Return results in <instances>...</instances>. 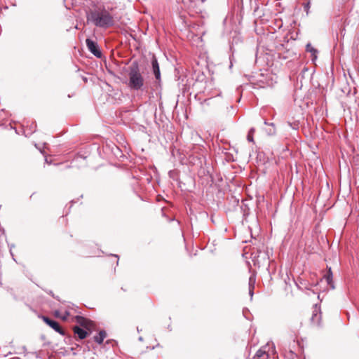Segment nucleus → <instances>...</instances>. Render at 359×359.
<instances>
[{
  "label": "nucleus",
  "instance_id": "1",
  "mask_svg": "<svg viewBox=\"0 0 359 359\" xmlns=\"http://www.w3.org/2000/svg\"><path fill=\"white\" fill-rule=\"evenodd\" d=\"M74 321L76 324L72 326V330L79 339H86L95 330V323L83 316H76Z\"/></svg>",
  "mask_w": 359,
  "mask_h": 359
},
{
  "label": "nucleus",
  "instance_id": "2",
  "mask_svg": "<svg viewBox=\"0 0 359 359\" xmlns=\"http://www.w3.org/2000/svg\"><path fill=\"white\" fill-rule=\"evenodd\" d=\"M90 20L95 26L100 27H109L112 26L114 22L113 16L104 8L92 11Z\"/></svg>",
  "mask_w": 359,
  "mask_h": 359
},
{
  "label": "nucleus",
  "instance_id": "3",
  "mask_svg": "<svg viewBox=\"0 0 359 359\" xmlns=\"http://www.w3.org/2000/svg\"><path fill=\"white\" fill-rule=\"evenodd\" d=\"M144 84V79L141 75L137 64L133 63L130 67L128 86L134 90L140 89Z\"/></svg>",
  "mask_w": 359,
  "mask_h": 359
},
{
  "label": "nucleus",
  "instance_id": "4",
  "mask_svg": "<svg viewBox=\"0 0 359 359\" xmlns=\"http://www.w3.org/2000/svg\"><path fill=\"white\" fill-rule=\"evenodd\" d=\"M86 43L88 50L91 53H93L95 57L98 58H100L102 57V52L100 50L97 43L95 41L90 39H87L86 40Z\"/></svg>",
  "mask_w": 359,
  "mask_h": 359
},
{
  "label": "nucleus",
  "instance_id": "5",
  "mask_svg": "<svg viewBox=\"0 0 359 359\" xmlns=\"http://www.w3.org/2000/svg\"><path fill=\"white\" fill-rule=\"evenodd\" d=\"M43 321L50 326L52 329H53L55 332H58L61 335L64 336L65 334L64 330L60 327V325L57 322L54 320L49 318L47 316H41Z\"/></svg>",
  "mask_w": 359,
  "mask_h": 359
},
{
  "label": "nucleus",
  "instance_id": "6",
  "mask_svg": "<svg viewBox=\"0 0 359 359\" xmlns=\"http://www.w3.org/2000/svg\"><path fill=\"white\" fill-rule=\"evenodd\" d=\"M270 343L260 348L256 353L253 359H269V358Z\"/></svg>",
  "mask_w": 359,
  "mask_h": 359
},
{
  "label": "nucleus",
  "instance_id": "7",
  "mask_svg": "<svg viewBox=\"0 0 359 359\" xmlns=\"http://www.w3.org/2000/svg\"><path fill=\"white\" fill-rule=\"evenodd\" d=\"M152 67H153V71H154V74H155L156 79H159L160 76H161L160 69H159L158 61L155 57H154L153 60H152Z\"/></svg>",
  "mask_w": 359,
  "mask_h": 359
},
{
  "label": "nucleus",
  "instance_id": "8",
  "mask_svg": "<svg viewBox=\"0 0 359 359\" xmlns=\"http://www.w3.org/2000/svg\"><path fill=\"white\" fill-rule=\"evenodd\" d=\"M107 337V333L104 330H101L99 332L98 334L94 337V340L98 344H102L103 343L104 339Z\"/></svg>",
  "mask_w": 359,
  "mask_h": 359
},
{
  "label": "nucleus",
  "instance_id": "9",
  "mask_svg": "<svg viewBox=\"0 0 359 359\" xmlns=\"http://www.w3.org/2000/svg\"><path fill=\"white\" fill-rule=\"evenodd\" d=\"M322 320V316H311L310 320L313 326H320V321Z\"/></svg>",
  "mask_w": 359,
  "mask_h": 359
},
{
  "label": "nucleus",
  "instance_id": "10",
  "mask_svg": "<svg viewBox=\"0 0 359 359\" xmlns=\"http://www.w3.org/2000/svg\"><path fill=\"white\" fill-rule=\"evenodd\" d=\"M325 278L327 280V283L329 285H330L332 287H334V286L332 285V272L331 268L328 269L327 274L325 275Z\"/></svg>",
  "mask_w": 359,
  "mask_h": 359
},
{
  "label": "nucleus",
  "instance_id": "11",
  "mask_svg": "<svg viewBox=\"0 0 359 359\" xmlns=\"http://www.w3.org/2000/svg\"><path fill=\"white\" fill-rule=\"evenodd\" d=\"M255 128H251L249 132H248V136H247V139L249 142H253L254 143V138H253V135H254V133H255Z\"/></svg>",
  "mask_w": 359,
  "mask_h": 359
},
{
  "label": "nucleus",
  "instance_id": "12",
  "mask_svg": "<svg viewBox=\"0 0 359 359\" xmlns=\"http://www.w3.org/2000/svg\"><path fill=\"white\" fill-rule=\"evenodd\" d=\"M253 289H254V286L252 285H249V294L250 296V297H252L253 295Z\"/></svg>",
  "mask_w": 359,
  "mask_h": 359
},
{
  "label": "nucleus",
  "instance_id": "13",
  "mask_svg": "<svg viewBox=\"0 0 359 359\" xmlns=\"http://www.w3.org/2000/svg\"><path fill=\"white\" fill-rule=\"evenodd\" d=\"M307 50H309V51H316L313 48H310V45H308V46H307Z\"/></svg>",
  "mask_w": 359,
  "mask_h": 359
},
{
  "label": "nucleus",
  "instance_id": "14",
  "mask_svg": "<svg viewBox=\"0 0 359 359\" xmlns=\"http://www.w3.org/2000/svg\"><path fill=\"white\" fill-rule=\"evenodd\" d=\"M272 352H273V353H275V348L273 347V345H272Z\"/></svg>",
  "mask_w": 359,
  "mask_h": 359
},
{
  "label": "nucleus",
  "instance_id": "15",
  "mask_svg": "<svg viewBox=\"0 0 359 359\" xmlns=\"http://www.w3.org/2000/svg\"><path fill=\"white\" fill-rule=\"evenodd\" d=\"M209 102H210V100H205V102L207 103L208 104H209Z\"/></svg>",
  "mask_w": 359,
  "mask_h": 359
},
{
  "label": "nucleus",
  "instance_id": "16",
  "mask_svg": "<svg viewBox=\"0 0 359 359\" xmlns=\"http://www.w3.org/2000/svg\"><path fill=\"white\" fill-rule=\"evenodd\" d=\"M63 320H67V316H63V318H62Z\"/></svg>",
  "mask_w": 359,
  "mask_h": 359
},
{
  "label": "nucleus",
  "instance_id": "17",
  "mask_svg": "<svg viewBox=\"0 0 359 359\" xmlns=\"http://www.w3.org/2000/svg\"><path fill=\"white\" fill-rule=\"evenodd\" d=\"M139 340L142 341L143 340L142 337H139Z\"/></svg>",
  "mask_w": 359,
  "mask_h": 359
},
{
  "label": "nucleus",
  "instance_id": "18",
  "mask_svg": "<svg viewBox=\"0 0 359 359\" xmlns=\"http://www.w3.org/2000/svg\"><path fill=\"white\" fill-rule=\"evenodd\" d=\"M54 314L57 315V314H59V313L57 311H56Z\"/></svg>",
  "mask_w": 359,
  "mask_h": 359
},
{
  "label": "nucleus",
  "instance_id": "19",
  "mask_svg": "<svg viewBox=\"0 0 359 359\" xmlns=\"http://www.w3.org/2000/svg\"><path fill=\"white\" fill-rule=\"evenodd\" d=\"M65 314L68 315V314H69V312L65 311Z\"/></svg>",
  "mask_w": 359,
  "mask_h": 359
}]
</instances>
